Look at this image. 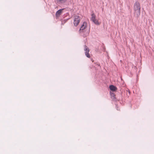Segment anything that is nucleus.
Segmentation results:
<instances>
[{
    "instance_id": "f257e3e1",
    "label": "nucleus",
    "mask_w": 154,
    "mask_h": 154,
    "mask_svg": "<svg viewBox=\"0 0 154 154\" xmlns=\"http://www.w3.org/2000/svg\"><path fill=\"white\" fill-rule=\"evenodd\" d=\"M134 9L135 11L134 14L137 17H138L140 14V7L139 3L136 2L134 5Z\"/></svg>"
},
{
    "instance_id": "f03ea898",
    "label": "nucleus",
    "mask_w": 154,
    "mask_h": 154,
    "mask_svg": "<svg viewBox=\"0 0 154 154\" xmlns=\"http://www.w3.org/2000/svg\"><path fill=\"white\" fill-rule=\"evenodd\" d=\"M74 26H77L80 21V18L78 15H75L74 17Z\"/></svg>"
},
{
    "instance_id": "7ed1b4c3",
    "label": "nucleus",
    "mask_w": 154,
    "mask_h": 154,
    "mask_svg": "<svg viewBox=\"0 0 154 154\" xmlns=\"http://www.w3.org/2000/svg\"><path fill=\"white\" fill-rule=\"evenodd\" d=\"M84 51H85V54L86 57L88 58L90 57V55L89 54V48L86 45L85 46Z\"/></svg>"
},
{
    "instance_id": "20e7f679",
    "label": "nucleus",
    "mask_w": 154,
    "mask_h": 154,
    "mask_svg": "<svg viewBox=\"0 0 154 154\" xmlns=\"http://www.w3.org/2000/svg\"><path fill=\"white\" fill-rule=\"evenodd\" d=\"M87 23L86 22H84L83 25L82 26L79 30V31L81 32L82 31H83L85 29L87 26Z\"/></svg>"
},
{
    "instance_id": "39448f33",
    "label": "nucleus",
    "mask_w": 154,
    "mask_h": 154,
    "mask_svg": "<svg viewBox=\"0 0 154 154\" xmlns=\"http://www.w3.org/2000/svg\"><path fill=\"white\" fill-rule=\"evenodd\" d=\"M64 9H61L58 10L57 11L56 13V15L57 17H59L60 15L61 14L63 10Z\"/></svg>"
},
{
    "instance_id": "423d86ee",
    "label": "nucleus",
    "mask_w": 154,
    "mask_h": 154,
    "mask_svg": "<svg viewBox=\"0 0 154 154\" xmlns=\"http://www.w3.org/2000/svg\"><path fill=\"white\" fill-rule=\"evenodd\" d=\"M109 88L110 90L112 91H115L117 90V88L113 85H111L109 86Z\"/></svg>"
},
{
    "instance_id": "0eeeda50",
    "label": "nucleus",
    "mask_w": 154,
    "mask_h": 154,
    "mask_svg": "<svg viewBox=\"0 0 154 154\" xmlns=\"http://www.w3.org/2000/svg\"><path fill=\"white\" fill-rule=\"evenodd\" d=\"M67 0H57V3L59 4H63Z\"/></svg>"
},
{
    "instance_id": "6e6552de",
    "label": "nucleus",
    "mask_w": 154,
    "mask_h": 154,
    "mask_svg": "<svg viewBox=\"0 0 154 154\" xmlns=\"http://www.w3.org/2000/svg\"><path fill=\"white\" fill-rule=\"evenodd\" d=\"M91 20L92 21V20H95L96 19V16L94 14V13H93L91 14Z\"/></svg>"
},
{
    "instance_id": "1a4fd4ad",
    "label": "nucleus",
    "mask_w": 154,
    "mask_h": 154,
    "mask_svg": "<svg viewBox=\"0 0 154 154\" xmlns=\"http://www.w3.org/2000/svg\"><path fill=\"white\" fill-rule=\"evenodd\" d=\"M92 21L94 23L97 25H98L99 24V23L98 21L96 19Z\"/></svg>"
},
{
    "instance_id": "9d476101",
    "label": "nucleus",
    "mask_w": 154,
    "mask_h": 154,
    "mask_svg": "<svg viewBox=\"0 0 154 154\" xmlns=\"http://www.w3.org/2000/svg\"><path fill=\"white\" fill-rule=\"evenodd\" d=\"M110 94L111 97H112L113 98H115V95L114 93L111 92H110Z\"/></svg>"
}]
</instances>
